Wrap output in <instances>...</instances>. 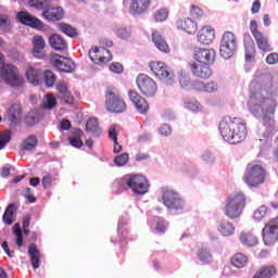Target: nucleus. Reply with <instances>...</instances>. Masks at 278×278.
I'll list each match as a JSON object with an SVG mask.
<instances>
[{
	"label": "nucleus",
	"instance_id": "f257e3e1",
	"mask_svg": "<svg viewBox=\"0 0 278 278\" xmlns=\"http://www.w3.org/2000/svg\"><path fill=\"white\" fill-rule=\"evenodd\" d=\"M252 88L257 90L250 96L248 101V110L255 116L261 118L264 127L269 131L275 129V110H277V101L268 94L273 88V76L266 74L256 77L251 83Z\"/></svg>",
	"mask_w": 278,
	"mask_h": 278
},
{
	"label": "nucleus",
	"instance_id": "f03ea898",
	"mask_svg": "<svg viewBox=\"0 0 278 278\" xmlns=\"http://www.w3.org/2000/svg\"><path fill=\"white\" fill-rule=\"evenodd\" d=\"M219 131L229 144H240L247 140V122L240 117L225 116L219 123Z\"/></svg>",
	"mask_w": 278,
	"mask_h": 278
},
{
	"label": "nucleus",
	"instance_id": "7ed1b4c3",
	"mask_svg": "<svg viewBox=\"0 0 278 278\" xmlns=\"http://www.w3.org/2000/svg\"><path fill=\"white\" fill-rule=\"evenodd\" d=\"M268 170L261 161L249 163L245 168L243 181L249 188H260L266 184Z\"/></svg>",
	"mask_w": 278,
	"mask_h": 278
},
{
	"label": "nucleus",
	"instance_id": "20e7f679",
	"mask_svg": "<svg viewBox=\"0 0 278 278\" xmlns=\"http://www.w3.org/2000/svg\"><path fill=\"white\" fill-rule=\"evenodd\" d=\"M247 205V197L244 193H233L226 199V204L224 206V214L230 220H236L242 216L244 207Z\"/></svg>",
	"mask_w": 278,
	"mask_h": 278
},
{
	"label": "nucleus",
	"instance_id": "39448f33",
	"mask_svg": "<svg viewBox=\"0 0 278 278\" xmlns=\"http://www.w3.org/2000/svg\"><path fill=\"white\" fill-rule=\"evenodd\" d=\"M104 108L112 114H123V112H127V102L118 89L109 88L105 91Z\"/></svg>",
	"mask_w": 278,
	"mask_h": 278
},
{
	"label": "nucleus",
	"instance_id": "423d86ee",
	"mask_svg": "<svg viewBox=\"0 0 278 278\" xmlns=\"http://www.w3.org/2000/svg\"><path fill=\"white\" fill-rule=\"evenodd\" d=\"M0 75L12 88H23V84H25V79L18 75V68L12 64H5L0 70Z\"/></svg>",
	"mask_w": 278,
	"mask_h": 278
},
{
	"label": "nucleus",
	"instance_id": "0eeeda50",
	"mask_svg": "<svg viewBox=\"0 0 278 278\" xmlns=\"http://www.w3.org/2000/svg\"><path fill=\"white\" fill-rule=\"evenodd\" d=\"M236 49H238V39L236 38V35L231 31H226L223 35L219 45V53L222 58H224V60L233 58Z\"/></svg>",
	"mask_w": 278,
	"mask_h": 278
},
{
	"label": "nucleus",
	"instance_id": "6e6552de",
	"mask_svg": "<svg viewBox=\"0 0 278 278\" xmlns=\"http://www.w3.org/2000/svg\"><path fill=\"white\" fill-rule=\"evenodd\" d=\"M136 85L143 97H155L157 94V83L147 74H139L136 78Z\"/></svg>",
	"mask_w": 278,
	"mask_h": 278
},
{
	"label": "nucleus",
	"instance_id": "1a4fd4ad",
	"mask_svg": "<svg viewBox=\"0 0 278 278\" xmlns=\"http://www.w3.org/2000/svg\"><path fill=\"white\" fill-rule=\"evenodd\" d=\"M250 31H251L260 51H263V53H270V51H273V47L270 46L268 36H266L264 33L260 31V27L257 26V21L252 20L250 22Z\"/></svg>",
	"mask_w": 278,
	"mask_h": 278
},
{
	"label": "nucleus",
	"instance_id": "9d476101",
	"mask_svg": "<svg viewBox=\"0 0 278 278\" xmlns=\"http://www.w3.org/2000/svg\"><path fill=\"white\" fill-rule=\"evenodd\" d=\"M162 199L163 204L165 205V207H167V210H175L176 212H179V210H184L186 205L184 200L181 199V195L170 189L163 191Z\"/></svg>",
	"mask_w": 278,
	"mask_h": 278
},
{
	"label": "nucleus",
	"instance_id": "9b49d317",
	"mask_svg": "<svg viewBox=\"0 0 278 278\" xmlns=\"http://www.w3.org/2000/svg\"><path fill=\"white\" fill-rule=\"evenodd\" d=\"M149 68L151 73H153V75L157 77V79L170 81L175 77V74L173 73V71H170V68H168V65H166V63L162 61H151L149 63Z\"/></svg>",
	"mask_w": 278,
	"mask_h": 278
},
{
	"label": "nucleus",
	"instance_id": "f8f14e48",
	"mask_svg": "<svg viewBox=\"0 0 278 278\" xmlns=\"http://www.w3.org/2000/svg\"><path fill=\"white\" fill-rule=\"evenodd\" d=\"M128 188L134 194H147L149 192V180L143 175L128 176Z\"/></svg>",
	"mask_w": 278,
	"mask_h": 278
},
{
	"label": "nucleus",
	"instance_id": "ddd939ff",
	"mask_svg": "<svg viewBox=\"0 0 278 278\" xmlns=\"http://www.w3.org/2000/svg\"><path fill=\"white\" fill-rule=\"evenodd\" d=\"M51 64L60 71V73H73L75 72V62L66 56L60 54H53L51 58Z\"/></svg>",
	"mask_w": 278,
	"mask_h": 278
},
{
	"label": "nucleus",
	"instance_id": "4468645a",
	"mask_svg": "<svg viewBox=\"0 0 278 278\" xmlns=\"http://www.w3.org/2000/svg\"><path fill=\"white\" fill-rule=\"evenodd\" d=\"M89 58L93 64H108V62H112V53L105 48L92 47L89 50Z\"/></svg>",
	"mask_w": 278,
	"mask_h": 278
},
{
	"label": "nucleus",
	"instance_id": "2eb2a0df",
	"mask_svg": "<svg viewBox=\"0 0 278 278\" xmlns=\"http://www.w3.org/2000/svg\"><path fill=\"white\" fill-rule=\"evenodd\" d=\"M16 18L22 25H26L33 29H45V22H41L40 18L29 14L27 11L17 12Z\"/></svg>",
	"mask_w": 278,
	"mask_h": 278
},
{
	"label": "nucleus",
	"instance_id": "dca6fc26",
	"mask_svg": "<svg viewBox=\"0 0 278 278\" xmlns=\"http://www.w3.org/2000/svg\"><path fill=\"white\" fill-rule=\"evenodd\" d=\"M194 60L200 62V64L210 66V64H214V60H216V51H214V49L198 48L194 51Z\"/></svg>",
	"mask_w": 278,
	"mask_h": 278
},
{
	"label": "nucleus",
	"instance_id": "f3484780",
	"mask_svg": "<svg viewBox=\"0 0 278 278\" xmlns=\"http://www.w3.org/2000/svg\"><path fill=\"white\" fill-rule=\"evenodd\" d=\"M128 97L139 114H147L149 112V102L138 91L129 90Z\"/></svg>",
	"mask_w": 278,
	"mask_h": 278
},
{
	"label": "nucleus",
	"instance_id": "a211bd4d",
	"mask_svg": "<svg viewBox=\"0 0 278 278\" xmlns=\"http://www.w3.org/2000/svg\"><path fill=\"white\" fill-rule=\"evenodd\" d=\"M176 27L177 29H180V31H185V34H188L189 36H194V34H197V31L199 30V24H197L194 20L190 17L177 20Z\"/></svg>",
	"mask_w": 278,
	"mask_h": 278
},
{
	"label": "nucleus",
	"instance_id": "6ab92c4d",
	"mask_svg": "<svg viewBox=\"0 0 278 278\" xmlns=\"http://www.w3.org/2000/svg\"><path fill=\"white\" fill-rule=\"evenodd\" d=\"M55 88L58 91V99H60L64 103H67V105H73V103H75V98L73 97V94H71V91L68 90V84L66 81H59Z\"/></svg>",
	"mask_w": 278,
	"mask_h": 278
},
{
	"label": "nucleus",
	"instance_id": "aec40b11",
	"mask_svg": "<svg viewBox=\"0 0 278 278\" xmlns=\"http://www.w3.org/2000/svg\"><path fill=\"white\" fill-rule=\"evenodd\" d=\"M216 38V30L212 26H203L198 33V42L200 45H212Z\"/></svg>",
	"mask_w": 278,
	"mask_h": 278
},
{
	"label": "nucleus",
	"instance_id": "412c9836",
	"mask_svg": "<svg viewBox=\"0 0 278 278\" xmlns=\"http://www.w3.org/2000/svg\"><path fill=\"white\" fill-rule=\"evenodd\" d=\"M190 68L194 77H199L200 79H210V77H212V68H210V65H199L192 62L190 63Z\"/></svg>",
	"mask_w": 278,
	"mask_h": 278
},
{
	"label": "nucleus",
	"instance_id": "4be33fe9",
	"mask_svg": "<svg viewBox=\"0 0 278 278\" xmlns=\"http://www.w3.org/2000/svg\"><path fill=\"white\" fill-rule=\"evenodd\" d=\"M42 16L46 21H62L64 18V9L62 7L51 8V4H49L42 12Z\"/></svg>",
	"mask_w": 278,
	"mask_h": 278
},
{
	"label": "nucleus",
	"instance_id": "5701e85b",
	"mask_svg": "<svg viewBox=\"0 0 278 278\" xmlns=\"http://www.w3.org/2000/svg\"><path fill=\"white\" fill-rule=\"evenodd\" d=\"M48 42L54 51H66L68 49V43L58 34L51 35Z\"/></svg>",
	"mask_w": 278,
	"mask_h": 278
},
{
	"label": "nucleus",
	"instance_id": "b1692460",
	"mask_svg": "<svg viewBox=\"0 0 278 278\" xmlns=\"http://www.w3.org/2000/svg\"><path fill=\"white\" fill-rule=\"evenodd\" d=\"M243 45L245 49V62H253L255 58V41L251 35H244Z\"/></svg>",
	"mask_w": 278,
	"mask_h": 278
},
{
	"label": "nucleus",
	"instance_id": "393cba45",
	"mask_svg": "<svg viewBox=\"0 0 278 278\" xmlns=\"http://www.w3.org/2000/svg\"><path fill=\"white\" fill-rule=\"evenodd\" d=\"M152 41L155 45L156 49L159 51H162V53H170V47L166 42V39L160 34V31H153L152 33Z\"/></svg>",
	"mask_w": 278,
	"mask_h": 278
},
{
	"label": "nucleus",
	"instance_id": "a878e982",
	"mask_svg": "<svg viewBox=\"0 0 278 278\" xmlns=\"http://www.w3.org/2000/svg\"><path fill=\"white\" fill-rule=\"evenodd\" d=\"M149 5H151V0H132L129 10L131 14H144Z\"/></svg>",
	"mask_w": 278,
	"mask_h": 278
},
{
	"label": "nucleus",
	"instance_id": "bb28decb",
	"mask_svg": "<svg viewBox=\"0 0 278 278\" xmlns=\"http://www.w3.org/2000/svg\"><path fill=\"white\" fill-rule=\"evenodd\" d=\"M87 134H91L93 138H99L103 134V129L99 127V119L90 117L86 123Z\"/></svg>",
	"mask_w": 278,
	"mask_h": 278
},
{
	"label": "nucleus",
	"instance_id": "cd10ccee",
	"mask_svg": "<svg viewBox=\"0 0 278 278\" xmlns=\"http://www.w3.org/2000/svg\"><path fill=\"white\" fill-rule=\"evenodd\" d=\"M8 114L10 123H20L23 116V108L20 103H14L10 106Z\"/></svg>",
	"mask_w": 278,
	"mask_h": 278
},
{
	"label": "nucleus",
	"instance_id": "c85d7f7f",
	"mask_svg": "<svg viewBox=\"0 0 278 278\" xmlns=\"http://www.w3.org/2000/svg\"><path fill=\"white\" fill-rule=\"evenodd\" d=\"M275 275H277L275 265H264L254 274L253 278H271Z\"/></svg>",
	"mask_w": 278,
	"mask_h": 278
},
{
	"label": "nucleus",
	"instance_id": "c756f323",
	"mask_svg": "<svg viewBox=\"0 0 278 278\" xmlns=\"http://www.w3.org/2000/svg\"><path fill=\"white\" fill-rule=\"evenodd\" d=\"M2 220L4 225H13V223L16 220V204L11 203L8 205L2 216Z\"/></svg>",
	"mask_w": 278,
	"mask_h": 278
},
{
	"label": "nucleus",
	"instance_id": "7c9ffc66",
	"mask_svg": "<svg viewBox=\"0 0 278 278\" xmlns=\"http://www.w3.org/2000/svg\"><path fill=\"white\" fill-rule=\"evenodd\" d=\"M28 255L33 264V268H40V251L35 243L28 245Z\"/></svg>",
	"mask_w": 278,
	"mask_h": 278
},
{
	"label": "nucleus",
	"instance_id": "2f4dec72",
	"mask_svg": "<svg viewBox=\"0 0 278 278\" xmlns=\"http://www.w3.org/2000/svg\"><path fill=\"white\" fill-rule=\"evenodd\" d=\"M36 147H38V137L30 135L22 141L21 151H23V153H25V151H34Z\"/></svg>",
	"mask_w": 278,
	"mask_h": 278
},
{
	"label": "nucleus",
	"instance_id": "473e14b6",
	"mask_svg": "<svg viewBox=\"0 0 278 278\" xmlns=\"http://www.w3.org/2000/svg\"><path fill=\"white\" fill-rule=\"evenodd\" d=\"M45 47H47V41H45V37L40 35H36L33 38V52L34 55H38L45 51Z\"/></svg>",
	"mask_w": 278,
	"mask_h": 278
},
{
	"label": "nucleus",
	"instance_id": "72a5a7b5",
	"mask_svg": "<svg viewBox=\"0 0 278 278\" xmlns=\"http://www.w3.org/2000/svg\"><path fill=\"white\" fill-rule=\"evenodd\" d=\"M239 240L244 247H255L257 244V237L253 232H241Z\"/></svg>",
	"mask_w": 278,
	"mask_h": 278
},
{
	"label": "nucleus",
	"instance_id": "f704fd0d",
	"mask_svg": "<svg viewBox=\"0 0 278 278\" xmlns=\"http://www.w3.org/2000/svg\"><path fill=\"white\" fill-rule=\"evenodd\" d=\"M249 262V257H247V255H244L243 253H236L231 260H230V264L235 267V268H244V266H247Z\"/></svg>",
	"mask_w": 278,
	"mask_h": 278
},
{
	"label": "nucleus",
	"instance_id": "c9c22d12",
	"mask_svg": "<svg viewBox=\"0 0 278 278\" xmlns=\"http://www.w3.org/2000/svg\"><path fill=\"white\" fill-rule=\"evenodd\" d=\"M58 29L59 31H62V34H65V36H68L70 38H77L79 36L77 28L66 23H59Z\"/></svg>",
	"mask_w": 278,
	"mask_h": 278
},
{
	"label": "nucleus",
	"instance_id": "e433bc0d",
	"mask_svg": "<svg viewBox=\"0 0 278 278\" xmlns=\"http://www.w3.org/2000/svg\"><path fill=\"white\" fill-rule=\"evenodd\" d=\"M26 79L33 84V86H38V84H40V71L28 67L26 71Z\"/></svg>",
	"mask_w": 278,
	"mask_h": 278
},
{
	"label": "nucleus",
	"instance_id": "4c0bfd02",
	"mask_svg": "<svg viewBox=\"0 0 278 278\" xmlns=\"http://www.w3.org/2000/svg\"><path fill=\"white\" fill-rule=\"evenodd\" d=\"M217 230L219 231V233H222V236H233V232L236 231V228L233 227V224H231L230 222H222L218 227Z\"/></svg>",
	"mask_w": 278,
	"mask_h": 278
},
{
	"label": "nucleus",
	"instance_id": "58836bf2",
	"mask_svg": "<svg viewBox=\"0 0 278 278\" xmlns=\"http://www.w3.org/2000/svg\"><path fill=\"white\" fill-rule=\"evenodd\" d=\"M190 16H192L195 21H205L207 15L199 5H191Z\"/></svg>",
	"mask_w": 278,
	"mask_h": 278
},
{
	"label": "nucleus",
	"instance_id": "ea45409f",
	"mask_svg": "<svg viewBox=\"0 0 278 278\" xmlns=\"http://www.w3.org/2000/svg\"><path fill=\"white\" fill-rule=\"evenodd\" d=\"M28 5L35 10H46L51 5V0H28Z\"/></svg>",
	"mask_w": 278,
	"mask_h": 278
},
{
	"label": "nucleus",
	"instance_id": "a19ab883",
	"mask_svg": "<svg viewBox=\"0 0 278 278\" xmlns=\"http://www.w3.org/2000/svg\"><path fill=\"white\" fill-rule=\"evenodd\" d=\"M55 75L51 72V70H46L43 72V81L47 88H53L55 86Z\"/></svg>",
	"mask_w": 278,
	"mask_h": 278
},
{
	"label": "nucleus",
	"instance_id": "79ce46f5",
	"mask_svg": "<svg viewBox=\"0 0 278 278\" xmlns=\"http://www.w3.org/2000/svg\"><path fill=\"white\" fill-rule=\"evenodd\" d=\"M198 257L203 264H212V253L205 248L199 250Z\"/></svg>",
	"mask_w": 278,
	"mask_h": 278
},
{
	"label": "nucleus",
	"instance_id": "37998d69",
	"mask_svg": "<svg viewBox=\"0 0 278 278\" xmlns=\"http://www.w3.org/2000/svg\"><path fill=\"white\" fill-rule=\"evenodd\" d=\"M12 140V132L10 130H4L0 132V151L8 147V143Z\"/></svg>",
	"mask_w": 278,
	"mask_h": 278
},
{
	"label": "nucleus",
	"instance_id": "c03bdc74",
	"mask_svg": "<svg viewBox=\"0 0 278 278\" xmlns=\"http://www.w3.org/2000/svg\"><path fill=\"white\" fill-rule=\"evenodd\" d=\"M58 105V100H55V96L52 93L46 94L45 101H43V108L46 110H53Z\"/></svg>",
	"mask_w": 278,
	"mask_h": 278
},
{
	"label": "nucleus",
	"instance_id": "a18cd8bd",
	"mask_svg": "<svg viewBox=\"0 0 278 278\" xmlns=\"http://www.w3.org/2000/svg\"><path fill=\"white\" fill-rule=\"evenodd\" d=\"M185 108L191 112H201V103H199L197 100L185 101Z\"/></svg>",
	"mask_w": 278,
	"mask_h": 278
},
{
	"label": "nucleus",
	"instance_id": "49530a36",
	"mask_svg": "<svg viewBox=\"0 0 278 278\" xmlns=\"http://www.w3.org/2000/svg\"><path fill=\"white\" fill-rule=\"evenodd\" d=\"M154 18L156 23H164L168 18V10L160 9L154 13Z\"/></svg>",
	"mask_w": 278,
	"mask_h": 278
},
{
	"label": "nucleus",
	"instance_id": "de8ad7c7",
	"mask_svg": "<svg viewBox=\"0 0 278 278\" xmlns=\"http://www.w3.org/2000/svg\"><path fill=\"white\" fill-rule=\"evenodd\" d=\"M267 212H268V207L264 205L260 206L254 212V215H253L254 220H262L266 216Z\"/></svg>",
	"mask_w": 278,
	"mask_h": 278
},
{
	"label": "nucleus",
	"instance_id": "09e8293b",
	"mask_svg": "<svg viewBox=\"0 0 278 278\" xmlns=\"http://www.w3.org/2000/svg\"><path fill=\"white\" fill-rule=\"evenodd\" d=\"M118 192H125L129 188V178H119L116 180Z\"/></svg>",
	"mask_w": 278,
	"mask_h": 278
},
{
	"label": "nucleus",
	"instance_id": "8fccbe9b",
	"mask_svg": "<svg viewBox=\"0 0 278 278\" xmlns=\"http://www.w3.org/2000/svg\"><path fill=\"white\" fill-rule=\"evenodd\" d=\"M114 162L116 166H125L127 162H129V154L128 153H122L121 155H117L114 159Z\"/></svg>",
	"mask_w": 278,
	"mask_h": 278
},
{
	"label": "nucleus",
	"instance_id": "3c124183",
	"mask_svg": "<svg viewBox=\"0 0 278 278\" xmlns=\"http://www.w3.org/2000/svg\"><path fill=\"white\" fill-rule=\"evenodd\" d=\"M68 141L70 144H72V147H75L76 149H81V147H84V141H81V138L79 137H70Z\"/></svg>",
	"mask_w": 278,
	"mask_h": 278
},
{
	"label": "nucleus",
	"instance_id": "603ef678",
	"mask_svg": "<svg viewBox=\"0 0 278 278\" xmlns=\"http://www.w3.org/2000/svg\"><path fill=\"white\" fill-rule=\"evenodd\" d=\"M218 91V85H216L214 81L204 84V92L212 93Z\"/></svg>",
	"mask_w": 278,
	"mask_h": 278
},
{
	"label": "nucleus",
	"instance_id": "864d4df0",
	"mask_svg": "<svg viewBox=\"0 0 278 278\" xmlns=\"http://www.w3.org/2000/svg\"><path fill=\"white\" fill-rule=\"evenodd\" d=\"M192 90L195 92H205V83L197 80L192 84Z\"/></svg>",
	"mask_w": 278,
	"mask_h": 278
},
{
	"label": "nucleus",
	"instance_id": "5fc2aeb1",
	"mask_svg": "<svg viewBox=\"0 0 278 278\" xmlns=\"http://www.w3.org/2000/svg\"><path fill=\"white\" fill-rule=\"evenodd\" d=\"M117 36L122 38V40H127V38L130 36V31L126 27H119L117 28Z\"/></svg>",
	"mask_w": 278,
	"mask_h": 278
},
{
	"label": "nucleus",
	"instance_id": "6e6d98bb",
	"mask_svg": "<svg viewBox=\"0 0 278 278\" xmlns=\"http://www.w3.org/2000/svg\"><path fill=\"white\" fill-rule=\"evenodd\" d=\"M24 197L27 199L28 203H36V198L31 194V188L27 187L24 190Z\"/></svg>",
	"mask_w": 278,
	"mask_h": 278
},
{
	"label": "nucleus",
	"instance_id": "4d7b16f0",
	"mask_svg": "<svg viewBox=\"0 0 278 278\" xmlns=\"http://www.w3.org/2000/svg\"><path fill=\"white\" fill-rule=\"evenodd\" d=\"M110 71L112 73H116L117 75H121V73H123V65L121 63H112L110 65Z\"/></svg>",
	"mask_w": 278,
	"mask_h": 278
},
{
	"label": "nucleus",
	"instance_id": "13d9d810",
	"mask_svg": "<svg viewBox=\"0 0 278 278\" xmlns=\"http://www.w3.org/2000/svg\"><path fill=\"white\" fill-rule=\"evenodd\" d=\"M266 62L270 65L278 63V53L271 52L266 56Z\"/></svg>",
	"mask_w": 278,
	"mask_h": 278
},
{
	"label": "nucleus",
	"instance_id": "bf43d9fd",
	"mask_svg": "<svg viewBox=\"0 0 278 278\" xmlns=\"http://www.w3.org/2000/svg\"><path fill=\"white\" fill-rule=\"evenodd\" d=\"M10 15L2 14L0 15V27H10Z\"/></svg>",
	"mask_w": 278,
	"mask_h": 278
},
{
	"label": "nucleus",
	"instance_id": "052dcab7",
	"mask_svg": "<svg viewBox=\"0 0 278 278\" xmlns=\"http://www.w3.org/2000/svg\"><path fill=\"white\" fill-rule=\"evenodd\" d=\"M159 132L161 134V136H170V134H172L170 126H168L166 124L162 125L159 128Z\"/></svg>",
	"mask_w": 278,
	"mask_h": 278
},
{
	"label": "nucleus",
	"instance_id": "680f3d73",
	"mask_svg": "<svg viewBox=\"0 0 278 278\" xmlns=\"http://www.w3.org/2000/svg\"><path fill=\"white\" fill-rule=\"evenodd\" d=\"M51 184H53V178L51 176H45L42 178V186L43 188H51Z\"/></svg>",
	"mask_w": 278,
	"mask_h": 278
},
{
	"label": "nucleus",
	"instance_id": "e2e57ef3",
	"mask_svg": "<svg viewBox=\"0 0 278 278\" xmlns=\"http://www.w3.org/2000/svg\"><path fill=\"white\" fill-rule=\"evenodd\" d=\"M60 127L63 131H68L72 127L71 121L68 119H63L60 124Z\"/></svg>",
	"mask_w": 278,
	"mask_h": 278
},
{
	"label": "nucleus",
	"instance_id": "0e129e2a",
	"mask_svg": "<svg viewBox=\"0 0 278 278\" xmlns=\"http://www.w3.org/2000/svg\"><path fill=\"white\" fill-rule=\"evenodd\" d=\"M260 8H262L260 0L254 1L251 8L252 14H257L260 12Z\"/></svg>",
	"mask_w": 278,
	"mask_h": 278
},
{
	"label": "nucleus",
	"instance_id": "69168bd1",
	"mask_svg": "<svg viewBox=\"0 0 278 278\" xmlns=\"http://www.w3.org/2000/svg\"><path fill=\"white\" fill-rule=\"evenodd\" d=\"M2 249L4 253H7L8 257H14V251H10V247L8 245L7 241L2 243Z\"/></svg>",
	"mask_w": 278,
	"mask_h": 278
},
{
	"label": "nucleus",
	"instance_id": "338daca9",
	"mask_svg": "<svg viewBox=\"0 0 278 278\" xmlns=\"http://www.w3.org/2000/svg\"><path fill=\"white\" fill-rule=\"evenodd\" d=\"M109 138H111V140L113 142L118 141V135L116 134V128H110V130H109Z\"/></svg>",
	"mask_w": 278,
	"mask_h": 278
},
{
	"label": "nucleus",
	"instance_id": "774afa93",
	"mask_svg": "<svg viewBox=\"0 0 278 278\" xmlns=\"http://www.w3.org/2000/svg\"><path fill=\"white\" fill-rule=\"evenodd\" d=\"M26 125H36V117L34 115H27L25 117Z\"/></svg>",
	"mask_w": 278,
	"mask_h": 278
}]
</instances>
